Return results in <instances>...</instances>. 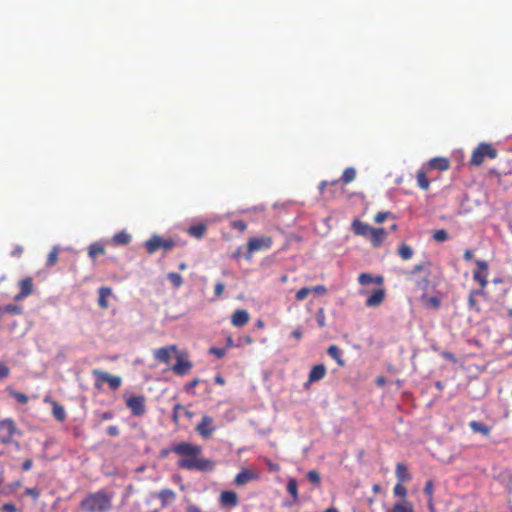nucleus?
Wrapping results in <instances>:
<instances>
[{
  "label": "nucleus",
  "mask_w": 512,
  "mask_h": 512,
  "mask_svg": "<svg viewBox=\"0 0 512 512\" xmlns=\"http://www.w3.org/2000/svg\"><path fill=\"white\" fill-rule=\"evenodd\" d=\"M169 452L185 457L177 462L178 466L182 469L190 471H211L214 469V462L212 460L199 457L202 452V448L199 445L180 442L173 445L170 450H162L161 455L167 456Z\"/></svg>",
  "instance_id": "f257e3e1"
},
{
  "label": "nucleus",
  "mask_w": 512,
  "mask_h": 512,
  "mask_svg": "<svg viewBox=\"0 0 512 512\" xmlns=\"http://www.w3.org/2000/svg\"><path fill=\"white\" fill-rule=\"evenodd\" d=\"M113 496L105 490L87 494L80 502L84 512H108L112 508Z\"/></svg>",
  "instance_id": "f03ea898"
},
{
  "label": "nucleus",
  "mask_w": 512,
  "mask_h": 512,
  "mask_svg": "<svg viewBox=\"0 0 512 512\" xmlns=\"http://www.w3.org/2000/svg\"><path fill=\"white\" fill-rule=\"evenodd\" d=\"M22 431L17 427L12 418H5L0 420V443L4 445L15 444L19 447L18 441L15 437H21Z\"/></svg>",
  "instance_id": "7ed1b4c3"
},
{
  "label": "nucleus",
  "mask_w": 512,
  "mask_h": 512,
  "mask_svg": "<svg viewBox=\"0 0 512 512\" xmlns=\"http://www.w3.org/2000/svg\"><path fill=\"white\" fill-rule=\"evenodd\" d=\"M92 375L95 378L94 387L97 390H102L104 383H107L109 388L113 391L118 390L122 385V379L120 376L111 375L100 369L92 370Z\"/></svg>",
  "instance_id": "20e7f679"
},
{
  "label": "nucleus",
  "mask_w": 512,
  "mask_h": 512,
  "mask_svg": "<svg viewBox=\"0 0 512 512\" xmlns=\"http://www.w3.org/2000/svg\"><path fill=\"white\" fill-rule=\"evenodd\" d=\"M498 151L489 143H480L472 152L470 163L474 166H480L488 158L493 160L497 157Z\"/></svg>",
  "instance_id": "39448f33"
},
{
  "label": "nucleus",
  "mask_w": 512,
  "mask_h": 512,
  "mask_svg": "<svg viewBox=\"0 0 512 512\" xmlns=\"http://www.w3.org/2000/svg\"><path fill=\"white\" fill-rule=\"evenodd\" d=\"M175 246L176 242L173 239H164L159 235H153L145 242V248L148 254H153L159 249H163L165 252H168Z\"/></svg>",
  "instance_id": "423d86ee"
},
{
  "label": "nucleus",
  "mask_w": 512,
  "mask_h": 512,
  "mask_svg": "<svg viewBox=\"0 0 512 512\" xmlns=\"http://www.w3.org/2000/svg\"><path fill=\"white\" fill-rule=\"evenodd\" d=\"M127 408L135 417H141L146 413V397L144 395H124Z\"/></svg>",
  "instance_id": "0eeeda50"
},
{
  "label": "nucleus",
  "mask_w": 512,
  "mask_h": 512,
  "mask_svg": "<svg viewBox=\"0 0 512 512\" xmlns=\"http://www.w3.org/2000/svg\"><path fill=\"white\" fill-rule=\"evenodd\" d=\"M272 238L269 236L255 237L251 238L247 242V255L246 258L249 259L251 254L261 250H268L272 247Z\"/></svg>",
  "instance_id": "6e6552de"
},
{
  "label": "nucleus",
  "mask_w": 512,
  "mask_h": 512,
  "mask_svg": "<svg viewBox=\"0 0 512 512\" xmlns=\"http://www.w3.org/2000/svg\"><path fill=\"white\" fill-rule=\"evenodd\" d=\"M475 264L477 268L473 271V280L480 285V289L485 291L488 285V263L485 260L477 259Z\"/></svg>",
  "instance_id": "1a4fd4ad"
},
{
  "label": "nucleus",
  "mask_w": 512,
  "mask_h": 512,
  "mask_svg": "<svg viewBox=\"0 0 512 512\" xmlns=\"http://www.w3.org/2000/svg\"><path fill=\"white\" fill-rule=\"evenodd\" d=\"M195 430L202 438H210L211 435L216 431L213 418L208 415H203Z\"/></svg>",
  "instance_id": "9d476101"
},
{
  "label": "nucleus",
  "mask_w": 512,
  "mask_h": 512,
  "mask_svg": "<svg viewBox=\"0 0 512 512\" xmlns=\"http://www.w3.org/2000/svg\"><path fill=\"white\" fill-rule=\"evenodd\" d=\"M173 355H178L176 345L161 347L153 351L154 358L160 362L169 365Z\"/></svg>",
  "instance_id": "9b49d317"
},
{
  "label": "nucleus",
  "mask_w": 512,
  "mask_h": 512,
  "mask_svg": "<svg viewBox=\"0 0 512 512\" xmlns=\"http://www.w3.org/2000/svg\"><path fill=\"white\" fill-rule=\"evenodd\" d=\"M176 363L171 366V370L177 376H185L192 369V362L189 360H184L181 355H176Z\"/></svg>",
  "instance_id": "f8f14e48"
},
{
  "label": "nucleus",
  "mask_w": 512,
  "mask_h": 512,
  "mask_svg": "<svg viewBox=\"0 0 512 512\" xmlns=\"http://www.w3.org/2000/svg\"><path fill=\"white\" fill-rule=\"evenodd\" d=\"M18 286L20 291L14 296L16 301H20L33 293V279L31 277L20 280Z\"/></svg>",
  "instance_id": "ddd939ff"
},
{
  "label": "nucleus",
  "mask_w": 512,
  "mask_h": 512,
  "mask_svg": "<svg viewBox=\"0 0 512 512\" xmlns=\"http://www.w3.org/2000/svg\"><path fill=\"white\" fill-rule=\"evenodd\" d=\"M219 503L224 508L236 507L238 505V495L234 491H222L219 496Z\"/></svg>",
  "instance_id": "4468645a"
},
{
  "label": "nucleus",
  "mask_w": 512,
  "mask_h": 512,
  "mask_svg": "<svg viewBox=\"0 0 512 512\" xmlns=\"http://www.w3.org/2000/svg\"><path fill=\"white\" fill-rule=\"evenodd\" d=\"M250 319L249 313L245 309H237L231 316V324L235 327L245 326Z\"/></svg>",
  "instance_id": "2eb2a0df"
},
{
  "label": "nucleus",
  "mask_w": 512,
  "mask_h": 512,
  "mask_svg": "<svg viewBox=\"0 0 512 512\" xmlns=\"http://www.w3.org/2000/svg\"><path fill=\"white\" fill-rule=\"evenodd\" d=\"M181 413H184V416L190 420L194 417V413L192 411L188 410L182 404L176 403L173 406V411H172V421L174 424H176V425L179 424Z\"/></svg>",
  "instance_id": "dca6fc26"
},
{
  "label": "nucleus",
  "mask_w": 512,
  "mask_h": 512,
  "mask_svg": "<svg viewBox=\"0 0 512 512\" xmlns=\"http://www.w3.org/2000/svg\"><path fill=\"white\" fill-rule=\"evenodd\" d=\"M387 233L384 228H372L368 238L374 247H379L386 239Z\"/></svg>",
  "instance_id": "f3484780"
},
{
  "label": "nucleus",
  "mask_w": 512,
  "mask_h": 512,
  "mask_svg": "<svg viewBox=\"0 0 512 512\" xmlns=\"http://www.w3.org/2000/svg\"><path fill=\"white\" fill-rule=\"evenodd\" d=\"M384 299H385V290L377 289L366 299L365 305L367 307H378L382 304Z\"/></svg>",
  "instance_id": "a211bd4d"
},
{
  "label": "nucleus",
  "mask_w": 512,
  "mask_h": 512,
  "mask_svg": "<svg viewBox=\"0 0 512 512\" xmlns=\"http://www.w3.org/2000/svg\"><path fill=\"white\" fill-rule=\"evenodd\" d=\"M326 367L324 364H318L312 367L308 375V383L317 382L326 375Z\"/></svg>",
  "instance_id": "6ab92c4d"
},
{
  "label": "nucleus",
  "mask_w": 512,
  "mask_h": 512,
  "mask_svg": "<svg viewBox=\"0 0 512 512\" xmlns=\"http://www.w3.org/2000/svg\"><path fill=\"white\" fill-rule=\"evenodd\" d=\"M355 178H356V170L353 167H347L343 171L342 176L340 177V179L333 180L329 184L331 186H336L340 182H342L344 185H346V184L354 181Z\"/></svg>",
  "instance_id": "aec40b11"
},
{
  "label": "nucleus",
  "mask_w": 512,
  "mask_h": 512,
  "mask_svg": "<svg viewBox=\"0 0 512 512\" xmlns=\"http://www.w3.org/2000/svg\"><path fill=\"white\" fill-rule=\"evenodd\" d=\"M450 168V162L445 157H435L428 162V169L446 171Z\"/></svg>",
  "instance_id": "412c9836"
},
{
  "label": "nucleus",
  "mask_w": 512,
  "mask_h": 512,
  "mask_svg": "<svg viewBox=\"0 0 512 512\" xmlns=\"http://www.w3.org/2000/svg\"><path fill=\"white\" fill-rule=\"evenodd\" d=\"M373 227L367 223L362 222L359 219H355L352 222V230L356 235L368 237Z\"/></svg>",
  "instance_id": "4be33fe9"
},
{
  "label": "nucleus",
  "mask_w": 512,
  "mask_h": 512,
  "mask_svg": "<svg viewBox=\"0 0 512 512\" xmlns=\"http://www.w3.org/2000/svg\"><path fill=\"white\" fill-rule=\"evenodd\" d=\"M160 502H161V506L162 507H165L167 506L168 504H171L172 502L175 501L176 499V493L172 490V489H169V488H165V489H162L156 496Z\"/></svg>",
  "instance_id": "5701e85b"
},
{
  "label": "nucleus",
  "mask_w": 512,
  "mask_h": 512,
  "mask_svg": "<svg viewBox=\"0 0 512 512\" xmlns=\"http://www.w3.org/2000/svg\"><path fill=\"white\" fill-rule=\"evenodd\" d=\"M207 231V225L205 223H198L190 226L186 232L193 238L202 239Z\"/></svg>",
  "instance_id": "b1692460"
},
{
  "label": "nucleus",
  "mask_w": 512,
  "mask_h": 512,
  "mask_svg": "<svg viewBox=\"0 0 512 512\" xmlns=\"http://www.w3.org/2000/svg\"><path fill=\"white\" fill-rule=\"evenodd\" d=\"M98 294H99L98 305L103 309H107L109 307L107 298L109 296H111L112 289L110 287L102 286L98 289Z\"/></svg>",
  "instance_id": "393cba45"
},
{
  "label": "nucleus",
  "mask_w": 512,
  "mask_h": 512,
  "mask_svg": "<svg viewBox=\"0 0 512 512\" xmlns=\"http://www.w3.org/2000/svg\"><path fill=\"white\" fill-rule=\"evenodd\" d=\"M328 355L333 358L340 367L345 366L341 349L336 345H330L327 349Z\"/></svg>",
  "instance_id": "a878e982"
},
{
  "label": "nucleus",
  "mask_w": 512,
  "mask_h": 512,
  "mask_svg": "<svg viewBox=\"0 0 512 512\" xmlns=\"http://www.w3.org/2000/svg\"><path fill=\"white\" fill-rule=\"evenodd\" d=\"M254 479H256V475L253 472L243 470L235 476L234 482L236 485H244Z\"/></svg>",
  "instance_id": "bb28decb"
},
{
  "label": "nucleus",
  "mask_w": 512,
  "mask_h": 512,
  "mask_svg": "<svg viewBox=\"0 0 512 512\" xmlns=\"http://www.w3.org/2000/svg\"><path fill=\"white\" fill-rule=\"evenodd\" d=\"M416 181H417V185L422 189V190H428L429 187H430V181L428 180V177H427V172L425 169H419L417 172H416Z\"/></svg>",
  "instance_id": "cd10ccee"
},
{
  "label": "nucleus",
  "mask_w": 512,
  "mask_h": 512,
  "mask_svg": "<svg viewBox=\"0 0 512 512\" xmlns=\"http://www.w3.org/2000/svg\"><path fill=\"white\" fill-rule=\"evenodd\" d=\"M395 475L399 482H407L410 481L411 479V475L408 472L407 467L403 463L396 464Z\"/></svg>",
  "instance_id": "c85d7f7f"
},
{
  "label": "nucleus",
  "mask_w": 512,
  "mask_h": 512,
  "mask_svg": "<svg viewBox=\"0 0 512 512\" xmlns=\"http://www.w3.org/2000/svg\"><path fill=\"white\" fill-rule=\"evenodd\" d=\"M469 427L471 428V430L474 433H480L486 437H488L490 435V431H491L490 427H488L487 425H485L482 422L471 421L469 423Z\"/></svg>",
  "instance_id": "c756f323"
},
{
  "label": "nucleus",
  "mask_w": 512,
  "mask_h": 512,
  "mask_svg": "<svg viewBox=\"0 0 512 512\" xmlns=\"http://www.w3.org/2000/svg\"><path fill=\"white\" fill-rule=\"evenodd\" d=\"M485 291L483 289L479 290H471L468 296V306L470 309L475 310L477 312L480 311V307L477 304L476 297L478 295H484Z\"/></svg>",
  "instance_id": "7c9ffc66"
},
{
  "label": "nucleus",
  "mask_w": 512,
  "mask_h": 512,
  "mask_svg": "<svg viewBox=\"0 0 512 512\" xmlns=\"http://www.w3.org/2000/svg\"><path fill=\"white\" fill-rule=\"evenodd\" d=\"M387 512H414V509L409 501L404 500L403 502L395 503Z\"/></svg>",
  "instance_id": "2f4dec72"
},
{
  "label": "nucleus",
  "mask_w": 512,
  "mask_h": 512,
  "mask_svg": "<svg viewBox=\"0 0 512 512\" xmlns=\"http://www.w3.org/2000/svg\"><path fill=\"white\" fill-rule=\"evenodd\" d=\"M287 492L291 495L293 502H297L299 499L298 494V482L295 478H290L286 486Z\"/></svg>",
  "instance_id": "473e14b6"
},
{
  "label": "nucleus",
  "mask_w": 512,
  "mask_h": 512,
  "mask_svg": "<svg viewBox=\"0 0 512 512\" xmlns=\"http://www.w3.org/2000/svg\"><path fill=\"white\" fill-rule=\"evenodd\" d=\"M52 415L60 422H63L67 417L64 407L55 401L52 402Z\"/></svg>",
  "instance_id": "72a5a7b5"
},
{
  "label": "nucleus",
  "mask_w": 512,
  "mask_h": 512,
  "mask_svg": "<svg viewBox=\"0 0 512 512\" xmlns=\"http://www.w3.org/2000/svg\"><path fill=\"white\" fill-rule=\"evenodd\" d=\"M105 253V248L100 243H92L88 248V256L91 259H95L98 255H103Z\"/></svg>",
  "instance_id": "f704fd0d"
},
{
  "label": "nucleus",
  "mask_w": 512,
  "mask_h": 512,
  "mask_svg": "<svg viewBox=\"0 0 512 512\" xmlns=\"http://www.w3.org/2000/svg\"><path fill=\"white\" fill-rule=\"evenodd\" d=\"M113 242L120 245H127L131 241V235L125 231H120L113 236Z\"/></svg>",
  "instance_id": "c9c22d12"
},
{
  "label": "nucleus",
  "mask_w": 512,
  "mask_h": 512,
  "mask_svg": "<svg viewBox=\"0 0 512 512\" xmlns=\"http://www.w3.org/2000/svg\"><path fill=\"white\" fill-rule=\"evenodd\" d=\"M398 254L403 260H409L413 257L414 252L409 245L402 244L398 249Z\"/></svg>",
  "instance_id": "e433bc0d"
},
{
  "label": "nucleus",
  "mask_w": 512,
  "mask_h": 512,
  "mask_svg": "<svg viewBox=\"0 0 512 512\" xmlns=\"http://www.w3.org/2000/svg\"><path fill=\"white\" fill-rule=\"evenodd\" d=\"M58 254H59V248L56 246L53 247L47 257V261H46L47 267H53L57 263Z\"/></svg>",
  "instance_id": "4c0bfd02"
},
{
  "label": "nucleus",
  "mask_w": 512,
  "mask_h": 512,
  "mask_svg": "<svg viewBox=\"0 0 512 512\" xmlns=\"http://www.w3.org/2000/svg\"><path fill=\"white\" fill-rule=\"evenodd\" d=\"M167 279L170 281V283L175 287L178 288L183 284V278L179 273L176 272H170L167 274Z\"/></svg>",
  "instance_id": "58836bf2"
},
{
  "label": "nucleus",
  "mask_w": 512,
  "mask_h": 512,
  "mask_svg": "<svg viewBox=\"0 0 512 512\" xmlns=\"http://www.w3.org/2000/svg\"><path fill=\"white\" fill-rule=\"evenodd\" d=\"M423 299L425 300L424 305L426 307L434 309V310L439 309L441 301L438 297H436V296L423 297Z\"/></svg>",
  "instance_id": "ea45409f"
},
{
  "label": "nucleus",
  "mask_w": 512,
  "mask_h": 512,
  "mask_svg": "<svg viewBox=\"0 0 512 512\" xmlns=\"http://www.w3.org/2000/svg\"><path fill=\"white\" fill-rule=\"evenodd\" d=\"M433 239L437 242H444L448 240V233L444 229L434 231Z\"/></svg>",
  "instance_id": "a19ab883"
},
{
  "label": "nucleus",
  "mask_w": 512,
  "mask_h": 512,
  "mask_svg": "<svg viewBox=\"0 0 512 512\" xmlns=\"http://www.w3.org/2000/svg\"><path fill=\"white\" fill-rule=\"evenodd\" d=\"M307 479L314 485H318L321 482L320 474L316 470L308 471Z\"/></svg>",
  "instance_id": "79ce46f5"
},
{
  "label": "nucleus",
  "mask_w": 512,
  "mask_h": 512,
  "mask_svg": "<svg viewBox=\"0 0 512 512\" xmlns=\"http://www.w3.org/2000/svg\"><path fill=\"white\" fill-rule=\"evenodd\" d=\"M311 293V289L308 288V287H303L301 289H299L297 292H296V295H295V299L297 301H303L304 299L307 298V296Z\"/></svg>",
  "instance_id": "37998d69"
},
{
  "label": "nucleus",
  "mask_w": 512,
  "mask_h": 512,
  "mask_svg": "<svg viewBox=\"0 0 512 512\" xmlns=\"http://www.w3.org/2000/svg\"><path fill=\"white\" fill-rule=\"evenodd\" d=\"M358 282L361 285H368L374 282V278L369 273H361L358 277Z\"/></svg>",
  "instance_id": "c03bdc74"
},
{
  "label": "nucleus",
  "mask_w": 512,
  "mask_h": 512,
  "mask_svg": "<svg viewBox=\"0 0 512 512\" xmlns=\"http://www.w3.org/2000/svg\"><path fill=\"white\" fill-rule=\"evenodd\" d=\"M11 396L20 404H26L28 402V396L21 392L12 391Z\"/></svg>",
  "instance_id": "a18cd8bd"
},
{
  "label": "nucleus",
  "mask_w": 512,
  "mask_h": 512,
  "mask_svg": "<svg viewBox=\"0 0 512 512\" xmlns=\"http://www.w3.org/2000/svg\"><path fill=\"white\" fill-rule=\"evenodd\" d=\"M393 492L395 495L405 498L407 495V488L402 483H397L394 486Z\"/></svg>",
  "instance_id": "49530a36"
},
{
  "label": "nucleus",
  "mask_w": 512,
  "mask_h": 512,
  "mask_svg": "<svg viewBox=\"0 0 512 512\" xmlns=\"http://www.w3.org/2000/svg\"><path fill=\"white\" fill-rule=\"evenodd\" d=\"M2 310H3V313L7 312L10 314H15V315L20 314L22 312V308L20 306L13 305V304L6 305L5 307L2 308Z\"/></svg>",
  "instance_id": "de8ad7c7"
},
{
  "label": "nucleus",
  "mask_w": 512,
  "mask_h": 512,
  "mask_svg": "<svg viewBox=\"0 0 512 512\" xmlns=\"http://www.w3.org/2000/svg\"><path fill=\"white\" fill-rule=\"evenodd\" d=\"M233 229L238 230L239 232H243L247 228V224L243 220H234L231 223Z\"/></svg>",
  "instance_id": "09e8293b"
},
{
  "label": "nucleus",
  "mask_w": 512,
  "mask_h": 512,
  "mask_svg": "<svg viewBox=\"0 0 512 512\" xmlns=\"http://www.w3.org/2000/svg\"><path fill=\"white\" fill-rule=\"evenodd\" d=\"M209 353L215 355L217 358H223L226 355V349L211 347Z\"/></svg>",
  "instance_id": "8fccbe9b"
},
{
  "label": "nucleus",
  "mask_w": 512,
  "mask_h": 512,
  "mask_svg": "<svg viewBox=\"0 0 512 512\" xmlns=\"http://www.w3.org/2000/svg\"><path fill=\"white\" fill-rule=\"evenodd\" d=\"M427 266H430V262L429 261H426V262H423V263H420V264H416L413 266L412 270L410 271L411 274H418L420 272H422L425 267Z\"/></svg>",
  "instance_id": "3c124183"
},
{
  "label": "nucleus",
  "mask_w": 512,
  "mask_h": 512,
  "mask_svg": "<svg viewBox=\"0 0 512 512\" xmlns=\"http://www.w3.org/2000/svg\"><path fill=\"white\" fill-rule=\"evenodd\" d=\"M390 214V212H379L375 215L374 221L378 224L383 223Z\"/></svg>",
  "instance_id": "603ef678"
},
{
  "label": "nucleus",
  "mask_w": 512,
  "mask_h": 512,
  "mask_svg": "<svg viewBox=\"0 0 512 512\" xmlns=\"http://www.w3.org/2000/svg\"><path fill=\"white\" fill-rule=\"evenodd\" d=\"M310 289H311V292H313L317 295H320V296H323L327 293V288L324 285H316Z\"/></svg>",
  "instance_id": "864d4df0"
},
{
  "label": "nucleus",
  "mask_w": 512,
  "mask_h": 512,
  "mask_svg": "<svg viewBox=\"0 0 512 512\" xmlns=\"http://www.w3.org/2000/svg\"><path fill=\"white\" fill-rule=\"evenodd\" d=\"M25 495L30 496L34 501L39 498V491L36 488H26Z\"/></svg>",
  "instance_id": "5fc2aeb1"
},
{
  "label": "nucleus",
  "mask_w": 512,
  "mask_h": 512,
  "mask_svg": "<svg viewBox=\"0 0 512 512\" xmlns=\"http://www.w3.org/2000/svg\"><path fill=\"white\" fill-rule=\"evenodd\" d=\"M10 374V369L7 365L0 362V380L8 377Z\"/></svg>",
  "instance_id": "6e6d98bb"
},
{
  "label": "nucleus",
  "mask_w": 512,
  "mask_h": 512,
  "mask_svg": "<svg viewBox=\"0 0 512 512\" xmlns=\"http://www.w3.org/2000/svg\"><path fill=\"white\" fill-rule=\"evenodd\" d=\"M424 492L429 498H433V482L431 480L425 483Z\"/></svg>",
  "instance_id": "4d7b16f0"
},
{
  "label": "nucleus",
  "mask_w": 512,
  "mask_h": 512,
  "mask_svg": "<svg viewBox=\"0 0 512 512\" xmlns=\"http://www.w3.org/2000/svg\"><path fill=\"white\" fill-rule=\"evenodd\" d=\"M265 464L267 465L269 471L277 472L280 470V465L272 462L269 459H265Z\"/></svg>",
  "instance_id": "13d9d810"
},
{
  "label": "nucleus",
  "mask_w": 512,
  "mask_h": 512,
  "mask_svg": "<svg viewBox=\"0 0 512 512\" xmlns=\"http://www.w3.org/2000/svg\"><path fill=\"white\" fill-rule=\"evenodd\" d=\"M225 289V285L222 282H217L214 287V294L216 297H219L222 295L223 291Z\"/></svg>",
  "instance_id": "bf43d9fd"
},
{
  "label": "nucleus",
  "mask_w": 512,
  "mask_h": 512,
  "mask_svg": "<svg viewBox=\"0 0 512 512\" xmlns=\"http://www.w3.org/2000/svg\"><path fill=\"white\" fill-rule=\"evenodd\" d=\"M199 383H200V379L194 378L193 380H191L189 383H187L185 385V390L190 391L191 389L195 388Z\"/></svg>",
  "instance_id": "052dcab7"
},
{
  "label": "nucleus",
  "mask_w": 512,
  "mask_h": 512,
  "mask_svg": "<svg viewBox=\"0 0 512 512\" xmlns=\"http://www.w3.org/2000/svg\"><path fill=\"white\" fill-rule=\"evenodd\" d=\"M107 434L112 437L118 436L119 428L117 426L111 425L107 428Z\"/></svg>",
  "instance_id": "680f3d73"
},
{
  "label": "nucleus",
  "mask_w": 512,
  "mask_h": 512,
  "mask_svg": "<svg viewBox=\"0 0 512 512\" xmlns=\"http://www.w3.org/2000/svg\"><path fill=\"white\" fill-rule=\"evenodd\" d=\"M2 510L5 512H16L17 508L13 503H5L2 505Z\"/></svg>",
  "instance_id": "e2e57ef3"
},
{
  "label": "nucleus",
  "mask_w": 512,
  "mask_h": 512,
  "mask_svg": "<svg viewBox=\"0 0 512 512\" xmlns=\"http://www.w3.org/2000/svg\"><path fill=\"white\" fill-rule=\"evenodd\" d=\"M23 254V247L20 245H16L11 252V255L14 257H20Z\"/></svg>",
  "instance_id": "0e129e2a"
},
{
  "label": "nucleus",
  "mask_w": 512,
  "mask_h": 512,
  "mask_svg": "<svg viewBox=\"0 0 512 512\" xmlns=\"http://www.w3.org/2000/svg\"><path fill=\"white\" fill-rule=\"evenodd\" d=\"M32 465H33V461L31 458H28L26 459L23 463H22V470L23 471H29L31 468H32Z\"/></svg>",
  "instance_id": "69168bd1"
},
{
  "label": "nucleus",
  "mask_w": 512,
  "mask_h": 512,
  "mask_svg": "<svg viewBox=\"0 0 512 512\" xmlns=\"http://www.w3.org/2000/svg\"><path fill=\"white\" fill-rule=\"evenodd\" d=\"M292 337H294L296 340H300L302 338V335H303V332H302V329L301 328H296L293 332H292Z\"/></svg>",
  "instance_id": "338daca9"
},
{
  "label": "nucleus",
  "mask_w": 512,
  "mask_h": 512,
  "mask_svg": "<svg viewBox=\"0 0 512 512\" xmlns=\"http://www.w3.org/2000/svg\"><path fill=\"white\" fill-rule=\"evenodd\" d=\"M188 512H203L198 506L192 504L187 507Z\"/></svg>",
  "instance_id": "774afa93"
}]
</instances>
